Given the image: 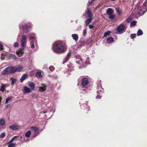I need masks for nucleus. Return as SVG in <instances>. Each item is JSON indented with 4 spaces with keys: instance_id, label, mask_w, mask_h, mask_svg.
<instances>
[{
    "instance_id": "obj_1",
    "label": "nucleus",
    "mask_w": 147,
    "mask_h": 147,
    "mask_svg": "<svg viewBox=\"0 0 147 147\" xmlns=\"http://www.w3.org/2000/svg\"><path fill=\"white\" fill-rule=\"evenodd\" d=\"M67 46L65 44L61 41L55 42L52 46L53 51L55 53L60 54L64 53L67 50Z\"/></svg>"
},
{
    "instance_id": "obj_2",
    "label": "nucleus",
    "mask_w": 147,
    "mask_h": 147,
    "mask_svg": "<svg viewBox=\"0 0 147 147\" xmlns=\"http://www.w3.org/2000/svg\"><path fill=\"white\" fill-rule=\"evenodd\" d=\"M14 66L9 67L6 68L2 71L3 75H7L14 73L15 72Z\"/></svg>"
},
{
    "instance_id": "obj_3",
    "label": "nucleus",
    "mask_w": 147,
    "mask_h": 147,
    "mask_svg": "<svg viewBox=\"0 0 147 147\" xmlns=\"http://www.w3.org/2000/svg\"><path fill=\"white\" fill-rule=\"evenodd\" d=\"M31 26L30 24H26L20 25L19 28L20 30H22L23 31L24 33L26 34L28 32L29 28Z\"/></svg>"
},
{
    "instance_id": "obj_4",
    "label": "nucleus",
    "mask_w": 147,
    "mask_h": 147,
    "mask_svg": "<svg viewBox=\"0 0 147 147\" xmlns=\"http://www.w3.org/2000/svg\"><path fill=\"white\" fill-rule=\"evenodd\" d=\"M147 10V1H145L143 5L138 8V13L140 15H143Z\"/></svg>"
},
{
    "instance_id": "obj_5",
    "label": "nucleus",
    "mask_w": 147,
    "mask_h": 147,
    "mask_svg": "<svg viewBox=\"0 0 147 147\" xmlns=\"http://www.w3.org/2000/svg\"><path fill=\"white\" fill-rule=\"evenodd\" d=\"M87 13L89 18L87 19L85 21V24L86 26H87L92 22L93 17V15L89 9L87 10Z\"/></svg>"
},
{
    "instance_id": "obj_6",
    "label": "nucleus",
    "mask_w": 147,
    "mask_h": 147,
    "mask_svg": "<svg viewBox=\"0 0 147 147\" xmlns=\"http://www.w3.org/2000/svg\"><path fill=\"white\" fill-rule=\"evenodd\" d=\"M88 84L89 81L87 78H83L81 82V85L83 87L88 88Z\"/></svg>"
},
{
    "instance_id": "obj_7",
    "label": "nucleus",
    "mask_w": 147,
    "mask_h": 147,
    "mask_svg": "<svg viewBox=\"0 0 147 147\" xmlns=\"http://www.w3.org/2000/svg\"><path fill=\"white\" fill-rule=\"evenodd\" d=\"M27 40V36L26 35H24L22 36L21 39V45L22 48H24L26 44Z\"/></svg>"
},
{
    "instance_id": "obj_8",
    "label": "nucleus",
    "mask_w": 147,
    "mask_h": 147,
    "mask_svg": "<svg viewBox=\"0 0 147 147\" xmlns=\"http://www.w3.org/2000/svg\"><path fill=\"white\" fill-rule=\"evenodd\" d=\"M125 28V26L123 24H120L117 27V31L118 32H121L123 31Z\"/></svg>"
},
{
    "instance_id": "obj_9",
    "label": "nucleus",
    "mask_w": 147,
    "mask_h": 147,
    "mask_svg": "<svg viewBox=\"0 0 147 147\" xmlns=\"http://www.w3.org/2000/svg\"><path fill=\"white\" fill-rule=\"evenodd\" d=\"M24 48H22L21 49H18L16 51V54L17 55H18V56L19 57H20L22 56V55L24 53Z\"/></svg>"
},
{
    "instance_id": "obj_10",
    "label": "nucleus",
    "mask_w": 147,
    "mask_h": 147,
    "mask_svg": "<svg viewBox=\"0 0 147 147\" xmlns=\"http://www.w3.org/2000/svg\"><path fill=\"white\" fill-rule=\"evenodd\" d=\"M97 93H102V94L104 92V89L102 88V85L100 84H99L97 86Z\"/></svg>"
},
{
    "instance_id": "obj_11",
    "label": "nucleus",
    "mask_w": 147,
    "mask_h": 147,
    "mask_svg": "<svg viewBox=\"0 0 147 147\" xmlns=\"http://www.w3.org/2000/svg\"><path fill=\"white\" fill-rule=\"evenodd\" d=\"M35 86V84L32 82H30L28 84V86L30 88L31 90H34Z\"/></svg>"
},
{
    "instance_id": "obj_12",
    "label": "nucleus",
    "mask_w": 147,
    "mask_h": 147,
    "mask_svg": "<svg viewBox=\"0 0 147 147\" xmlns=\"http://www.w3.org/2000/svg\"><path fill=\"white\" fill-rule=\"evenodd\" d=\"M30 130L34 133L35 134L39 130V128L36 126H33L31 127Z\"/></svg>"
},
{
    "instance_id": "obj_13",
    "label": "nucleus",
    "mask_w": 147,
    "mask_h": 147,
    "mask_svg": "<svg viewBox=\"0 0 147 147\" xmlns=\"http://www.w3.org/2000/svg\"><path fill=\"white\" fill-rule=\"evenodd\" d=\"M9 127L10 129L13 130H16L19 129V126L15 124L9 126Z\"/></svg>"
},
{
    "instance_id": "obj_14",
    "label": "nucleus",
    "mask_w": 147,
    "mask_h": 147,
    "mask_svg": "<svg viewBox=\"0 0 147 147\" xmlns=\"http://www.w3.org/2000/svg\"><path fill=\"white\" fill-rule=\"evenodd\" d=\"M15 68V72L17 71H21L23 67L22 66H19L17 67L14 66Z\"/></svg>"
},
{
    "instance_id": "obj_15",
    "label": "nucleus",
    "mask_w": 147,
    "mask_h": 147,
    "mask_svg": "<svg viewBox=\"0 0 147 147\" xmlns=\"http://www.w3.org/2000/svg\"><path fill=\"white\" fill-rule=\"evenodd\" d=\"M2 86H1V88H0V90L1 92H3L5 90V89L6 88V86H8V85L6 84H1Z\"/></svg>"
},
{
    "instance_id": "obj_16",
    "label": "nucleus",
    "mask_w": 147,
    "mask_h": 147,
    "mask_svg": "<svg viewBox=\"0 0 147 147\" xmlns=\"http://www.w3.org/2000/svg\"><path fill=\"white\" fill-rule=\"evenodd\" d=\"M5 121L3 119H0V125L1 126H0V128L1 129L2 128V126L5 125Z\"/></svg>"
},
{
    "instance_id": "obj_17",
    "label": "nucleus",
    "mask_w": 147,
    "mask_h": 147,
    "mask_svg": "<svg viewBox=\"0 0 147 147\" xmlns=\"http://www.w3.org/2000/svg\"><path fill=\"white\" fill-rule=\"evenodd\" d=\"M46 90V88L45 85L44 87H39L38 90V91L40 92H43L45 91Z\"/></svg>"
},
{
    "instance_id": "obj_18",
    "label": "nucleus",
    "mask_w": 147,
    "mask_h": 147,
    "mask_svg": "<svg viewBox=\"0 0 147 147\" xmlns=\"http://www.w3.org/2000/svg\"><path fill=\"white\" fill-rule=\"evenodd\" d=\"M27 77L28 75L27 74H24L20 79V82H22L24 80L27 78Z\"/></svg>"
},
{
    "instance_id": "obj_19",
    "label": "nucleus",
    "mask_w": 147,
    "mask_h": 147,
    "mask_svg": "<svg viewBox=\"0 0 147 147\" xmlns=\"http://www.w3.org/2000/svg\"><path fill=\"white\" fill-rule=\"evenodd\" d=\"M26 93H29L31 92V90L26 86L24 87V91Z\"/></svg>"
},
{
    "instance_id": "obj_20",
    "label": "nucleus",
    "mask_w": 147,
    "mask_h": 147,
    "mask_svg": "<svg viewBox=\"0 0 147 147\" xmlns=\"http://www.w3.org/2000/svg\"><path fill=\"white\" fill-rule=\"evenodd\" d=\"M113 10L111 8H108L107 10L106 13L108 15H111L112 14Z\"/></svg>"
},
{
    "instance_id": "obj_21",
    "label": "nucleus",
    "mask_w": 147,
    "mask_h": 147,
    "mask_svg": "<svg viewBox=\"0 0 147 147\" xmlns=\"http://www.w3.org/2000/svg\"><path fill=\"white\" fill-rule=\"evenodd\" d=\"M108 43H111L114 41V38L112 37H109L107 38L106 40Z\"/></svg>"
},
{
    "instance_id": "obj_22",
    "label": "nucleus",
    "mask_w": 147,
    "mask_h": 147,
    "mask_svg": "<svg viewBox=\"0 0 147 147\" xmlns=\"http://www.w3.org/2000/svg\"><path fill=\"white\" fill-rule=\"evenodd\" d=\"M71 56V54L70 53H69L67 54V56L66 58L64 59V60L63 61V63H65L69 59L70 57Z\"/></svg>"
},
{
    "instance_id": "obj_23",
    "label": "nucleus",
    "mask_w": 147,
    "mask_h": 147,
    "mask_svg": "<svg viewBox=\"0 0 147 147\" xmlns=\"http://www.w3.org/2000/svg\"><path fill=\"white\" fill-rule=\"evenodd\" d=\"M71 36L72 37L73 39L76 41H77L78 40V34H73Z\"/></svg>"
},
{
    "instance_id": "obj_24",
    "label": "nucleus",
    "mask_w": 147,
    "mask_h": 147,
    "mask_svg": "<svg viewBox=\"0 0 147 147\" xmlns=\"http://www.w3.org/2000/svg\"><path fill=\"white\" fill-rule=\"evenodd\" d=\"M31 132L30 131H28L25 134V136L27 138H30V136Z\"/></svg>"
},
{
    "instance_id": "obj_25",
    "label": "nucleus",
    "mask_w": 147,
    "mask_h": 147,
    "mask_svg": "<svg viewBox=\"0 0 147 147\" xmlns=\"http://www.w3.org/2000/svg\"><path fill=\"white\" fill-rule=\"evenodd\" d=\"M30 39L33 42L35 39V35L34 34H31L30 36Z\"/></svg>"
},
{
    "instance_id": "obj_26",
    "label": "nucleus",
    "mask_w": 147,
    "mask_h": 147,
    "mask_svg": "<svg viewBox=\"0 0 147 147\" xmlns=\"http://www.w3.org/2000/svg\"><path fill=\"white\" fill-rule=\"evenodd\" d=\"M36 76L39 78H42V76L41 74V73L40 72H37L36 74Z\"/></svg>"
},
{
    "instance_id": "obj_27",
    "label": "nucleus",
    "mask_w": 147,
    "mask_h": 147,
    "mask_svg": "<svg viewBox=\"0 0 147 147\" xmlns=\"http://www.w3.org/2000/svg\"><path fill=\"white\" fill-rule=\"evenodd\" d=\"M143 34V32L140 29H139L138 30L137 32V35L138 36H140L141 35H142Z\"/></svg>"
},
{
    "instance_id": "obj_28",
    "label": "nucleus",
    "mask_w": 147,
    "mask_h": 147,
    "mask_svg": "<svg viewBox=\"0 0 147 147\" xmlns=\"http://www.w3.org/2000/svg\"><path fill=\"white\" fill-rule=\"evenodd\" d=\"M10 80L11 81V83L12 85L13 86L16 81V80L14 78H10Z\"/></svg>"
},
{
    "instance_id": "obj_29",
    "label": "nucleus",
    "mask_w": 147,
    "mask_h": 147,
    "mask_svg": "<svg viewBox=\"0 0 147 147\" xmlns=\"http://www.w3.org/2000/svg\"><path fill=\"white\" fill-rule=\"evenodd\" d=\"M115 17V15L114 14H111V15H109V16L108 17V18L113 20L114 19Z\"/></svg>"
},
{
    "instance_id": "obj_30",
    "label": "nucleus",
    "mask_w": 147,
    "mask_h": 147,
    "mask_svg": "<svg viewBox=\"0 0 147 147\" xmlns=\"http://www.w3.org/2000/svg\"><path fill=\"white\" fill-rule=\"evenodd\" d=\"M12 59L14 60H16L17 59V58L16 56L13 54H11L9 56Z\"/></svg>"
},
{
    "instance_id": "obj_31",
    "label": "nucleus",
    "mask_w": 147,
    "mask_h": 147,
    "mask_svg": "<svg viewBox=\"0 0 147 147\" xmlns=\"http://www.w3.org/2000/svg\"><path fill=\"white\" fill-rule=\"evenodd\" d=\"M111 33V31H108L106 32L104 34L103 37H106L107 35H109Z\"/></svg>"
},
{
    "instance_id": "obj_32",
    "label": "nucleus",
    "mask_w": 147,
    "mask_h": 147,
    "mask_svg": "<svg viewBox=\"0 0 147 147\" xmlns=\"http://www.w3.org/2000/svg\"><path fill=\"white\" fill-rule=\"evenodd\" d=\"M115 10L117 12L118 14L119 15L121 13V10L119 8H116L115 9Z\"/></svg>"
},
{
    "instance_id": "obj_33",
    "label": "nucleus",
    "mask_w": 147,
    "mask_h": 147,
    "mask_svg": "<svg viewBox=\"0 0 147 147\" xmlns=\"http://www.w3.org/2000/svg\"><path fill=\"white\" fill-rule=\"evenodd\" d=\"M137 23V22L136 21H133L131 23V25L134 26L136 25Z\"/></svg>"
},
{
    "instance_id": "obj_34",
    "label": "nucleus",
    "mask_w": 147,
    "mask_h": 147,
    "mask_svg": "<svg viewBox=\"0 0 147 147\" xmlns=\"http://www.w3.org/2000/svg\"><path fill=\"white\" fill-rule=\"evenodd\" d=\"M19 137L18 136H16L13 137L10 141L9 142H13L14 140L17 138Z\"/></svg>"
},
{
    "instance_id": "obj_35",
    "label": "nucleus",
    "mask_w": 147,
    "mask_h": 147,
    "mask_svg": "<svg viewBox=\"0 0 147 147\" xmlns=\"http://www.w3.org/2000/svg\"><path fill=\"white\" fill-rule=\"evenodd\" d=\"M102 93H97V95L96 96V99H100L101 97Z\"/></svg>"
},
{
    "instance_id": "obj_36",
    "label": "nucleus",
    "mask_w": 147,
    "mask_h": 147,
    "mask_svg": "<svg viewBox=\"0 0 147 147\" xmlns=\"http://www.w3.org/2000/svg\"><path fill=\"white\" fill-rule=\"evenodd\" d=\"M11 100V99L9 97L7 98L6 100L5 103L6 104H7L9 102V101Z\"/></svg>"
},
{
    "instance_id": "obj_37",
    "label": "nucleus",
    "mask_w": 147,
    "mask_h": 147,
    "mask_svg": "<svg viewBox=\"0 0 147 147\" xmlns=\"http://www.w3.org/2000/svg\"><path fill=\"white\" fill-rule=\"evenodd\" d=\"M95 0H91L89 2L88 4V6H90Z\"/></svg>"
},
{
    "instance_id": "obj_38",
    "label": "nucleus",
    "mask_w": 147,
    "mask_h": 147,
    "mask_svg": "<svg viewBox=\"0 0 147 147\" xmlns=\"http://www.w3.org/2000/svg\"><path fill=\"white\" fill-rule=\"evenodd\" d=\"M14 144L13 143H11L8 145V147H14Z\"/></svg>"
},
{
    "instance_id": "obj_39",
    "label": "nucleus",
    "mask_w": 147,
    "mask_h": 147,
    "mask_svg": "<svg viewBox=\"0 0 147 147\" xmlns=\"http://www.w3.org/2000/svg\"><path fill=\"white\" fill-rule=\"evenodd\" d=\"M136 35L135 34H132L131 36V38L133 39L136 37Z\"/></svg>"
},
{
    "instance_id": "obj_40",
    "label": "nucleus",
    "mask_w": 147,
    "mask_h": 147,
    "mask_svg": "<svg viewBox=\"0 0 147 147\" xmlns=\"http://www.w3.org/2000/svg\"><path fill=\"white\" fill-rule=\"evenodd\" d=\"M18 45H19V44H18V42H15L14 43L13 45H14V46L16 47H18Z\"/></svg>"
},
{
    "instance_id": "obj_41",
    "label": "nucleus",
    "mask_w": 147,
    "mask_h": 147,
    "mask_svg": "<svg viewBox=\"0 0 147 147\" xmlns=\"http://www.w3.org/2000/svg\"><path fill=\"white\" fill-rule=\"evenodd\" d=\"M49 69L51 71H53L54 69V67L52 66H50L49 67Z\"/></svg>"
},
{
    "instance_id": "obj_42",
    "label": "nucleus",
    "mask_w": 147,
    "mask_h": 147,
    "mask_svg": "<svg viewBox=\"0 0 147 147\" xmlns=\"http://www.w3.org/2000/svg\"><path fill=\"white\" fill-rule=\"evenodd\" d=\"M31 48L32 49H34L35 47V46H34V42L33 41H31Z\"/></svg>"
},
{
    "instance_id": "obj_43",
    "label": "nucleus",
    "mask_w": 147,
    "mask_h": 147,
    "mask_svg": "<svg viewBox=\"0 0 147 147\" xmlns=\"http://www.w3.org/2000/svg\"><path fill=\"white\" fill-rule=\"evenodd\" d=\"M5 133H3L1 135L0 137L1 138H3L5 136Z\"/></svg>"
},
{
    "instance_id": "obj_44",
    "label": "nucleus",
    "mask_w": 147,
    "mask_h": 147,
    "mask_svg": "<svg viewBox=\"0 0 147 147\" xmlns=\"http://www.w3.org/2000/svg\"><path fill=\"white\" fill-rule=\"evenodd\" d=\"M131 18H128L126 20V21L127 23H129L131 21Z\"/></svg>"
},
{
    "instance_id": "obj_45",
    "label": "nucleus",
    "mask_w": 147,
    "mask_h": 147,
    "mask_svg": "<svg viewBox=\"0 0 147 147\" xmlns=\"http://www.w3.org/2000/svg\"><path fill=\"white\" fill-rule=\"evenodd\" d=\"M80 61L82 63H87L86 61L85 60H84L80 58Z\"/></svg>"
},
{
    "instance_id": "obj_46",
    "label": "nucleus",
    "mask_w": 147,
    "mask_h": 147,
    "mask_svg": "<svg viewBox=\"0 0 147 147\" xmlns=\"http://www.w3.org/2000/svg\"><path fill=\"white\" fill-rule=\"evenodd\" d=\"M87 31L86 29H84L83 31V34L84 36H85L86 34Z\"/></svg>"
},
{
    "instance_id": "obj_47",
    "label": "nucleus",
    "mask_w": 147,
    "mask_h": 147,
    "mask_svg": "<svg viewBox=\"0 0 147 147\" xmlns=\"http://www.w3.org/2000/svg\"><path fill=\"white\" fill-rule=\"evenodd\" d=\"M89 28L90 29H92L94 28V26L91 25H89Z\"/></svg>"
},
{
    "instance_id": "obj_48",
    "label": "nucleus",
    "mask_w": 147,
    "mask_h": 147,
    "mask_svg": "<svg viewBox=\"0 0 147 147\" xmlns=\"http://www.w3.org/2000/svg\"><path fill=\"white\" fill-rule=\"evenodd\" d=\"M0 49L2 50L3 49V45L1 44H0Z\"/></svg>"
},
{
    "instance_id": "obj_49",
    "label": "nucleus",
    "mask_w": 147,
    "mask_h": 147,
    "mask_svg": "<svg viewBox=\"0 0 147 147\" xmlns=\"http://www.w3.org/2000/svg\"><path fill=\"white\" fill-rule=\"evenodd\" d=\"M1 100H2V97H1V96H0V106H1Z\"/></svg>"
},
{
    "instance_id": "obj_50",
    "label": "nucleus",
    "mask_w": 147,
    "mask_h": 147,
    "mask_svg": "<svg viewBox=\"0 0 147 147\" xmlns=\"http://www.w3.org/2000/svg\"><path fill=\"white\" fill-rule=\"evenodd\" d=\"M47 111H43L42 112V113L44 114L45 113H47Z\"/></svg>"
},
{
    "instance_id": "obj_51",
    "label": "nucleus",
    "mask_w": 147,
    "mask_h": 147,
    "mask_svg": "<svg viewBox=\"0 0 147 147\" xmlns=\"http://www.w3.org/2000/svg\"><path fill=\"white\" fill-rule=\"evenodd\" d=\"M86 105H87H87H88V102L87 101V102H86Z\"/></svg>"
},
{
    "instance_id": "obj_52",
    "label": "nucleus",
    "mask_w": 147,
    "mask_h": 147,
    "mask_svg": "<svg viewBox=\"0 0 147 147\" xmlns=\"http://www.w3.org/2000/svg\"><path fill=\"white\" fill-rule=\"evenodd\" d=\"M22 136H21V137H20V140H22Z\"/></svg>"
},
{
    "instance_id": "obj_53",
    "label": "nucleus",
    "mask_w": 147,
    "mask_h": 147,
    "mask_svg": "<svg viewBox=\"0 0 147 147\" xmlns=\"http://www.w3.org/2000/svg\"><path fill=\"white\" fill-rule=\"evenodd\" d=\"M37 136V134H35L34 136V137H36Z\"/></svg>"
},
{
    "instance_id": "obj_54",
    "label": "nucleus",
    "mask_w": 147,
    "mask_h": 147,
    "mask_svg": "<svg viewBox=\"0 0 147 147\" xmlns=\"http://www.w3.org/2000/svg\"><path fill=\"white\" fill-rule=\"evenodd\" d=\"M1 59H2V60H3L4 59V58H3V57H1Z\"/></svg>"
},
{
    "instance_id": "obj_55",
    "label": "nucleus",
    "mask_w": 147,
    "mask_h": 147,
    "mask_svg": "<svg viewBox=\"0 0 147 147\" xmlns=\"http://www.w3.org/2000/svg\"><path fill=\"white\" fill-rule=\"evenodd\" d=\"M87 58H88V59H89V57H87Z\"/></svg>"
},
{
    "instance_id": "obj_56",
    "label": "nucleus",
    "mask_w": 147,
    "mask_h": 147,
    "mask_svg": "<svg viewBox=\"0 0 147 147\" xmlns=\"http://www.w3.org/2000/svg\"><path fill=\"white\" fill-rule=\"evenodd\" d=\"M113 1H116V0H113Z\"/></svg>"
}]
</instances>
